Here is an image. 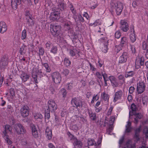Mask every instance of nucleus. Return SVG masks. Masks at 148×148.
Listing matches in <instances>:
<instances>
[{"label": "nucleus", "mask_w": 148, "mask_h": 148, "mask_svg": "<svg viewBox=\"0 0 148 148\" xmlns=\"http://www.w3.org/2000/svg\"><path fill=\"white\" fill-rule=\"evenodd\" d=\"M111 5L113 8L115 9L117 14L118 15H120L123 8V4L120 2H117L115 3H112Z\"/></svg>", "instance_id": "nucleus-1"}, {"label": "nucleus", "mask_w": 148, "mask_h": 148, "mask_svg": "<svg viewBox=\"0 0 148 148\" xmlns=\"http://www.w3.org/2000/svg\"><path fill=\"white\" fill-rule=\"evenodd\" d=\"M12 130V128L9 125H6L5 126V130L3 132V136L5 140V141L9 145L11 144L12 142L9 138L7 134L8 132H10Z\"/></svg>", "instance_id": "nucleus-2"}, {"label": "nucleus", "mask_w": 148, "mask_h": 148, "mask_svg": "<svg viewBox=\"0 0 148 148\" xmlns=\"http://www.w3.org/2000/svg\"><path fill=\"white\" fill-rule=\"evenodd\" d=\"M115 120V117L114 116H112L111 117L109 123H108V118L106 117L105 119V121L104 123V126H106L107 124L109 125V127L107 129V133L108 134H110L112 130V125L114 123V122Z\"/></svg>", "instance_id": "nucleus-3"}, {"label": "nucleus", "mask_w": 148, "mask_h": 148, "mask_svg": "<svg viewBox=\"0 0 148 148\" xmlns=\"http://www.w3.org/2000/svg\"><path fill=\"white\" fill-rule=\"evenodd\" d=\"M14 129L16 133L18 135L23 134L26 133V131L22 125L20 123L15 125Z\"/></svg>", "instance_id": "nucleus-4"}, {"label": "nucleus", "mask_w": 148, "mask_h": 148, "mask_svg": "<svg viewBox=\"0 0 148 148\" xmlns=\"http://www.w3.org/2000/svg\"><path fill=\"white\" fill-rule=\"evenodd\" d=\"M50 31L52 35L55 36L58 35L60 31L61 27L58 25H51Z\"/></svg>", "instance_id": "nucleus-5"}, {"label": "nucleus", "mask_w": 148, "mask_h": 148, "mask_svg": "<svg viewBox=\"0 0 148 148\" xmlns=\"http://www.w3.org/2000/svg\"><path fill=\"white\" fill-rule=\"evenodd\" d=\"M60 10L59 9L55 10L51 13L50 18L53 21L58 20L60 18Z\"/></svg>", "instance_id": "nucleus-6"}, {"label": "nucleus", "mask_w": 148, "mask_h": 148, "mask_svg": "<svg viewBox=\"0 0 148 148\" xmlns=\"http://www.w3.org/2000/svg\"><path fill=\"white\" fill-rule=\"evenodd\" d=\"M51 76L53 80L55 83L58 84L60 83L61 78L59 73L54 72L52 73Z\"/></svg>", "instance_id": "nucleus-7"}, {"label": "nucleus", "mask_w": 148, "mask_h": 148, "mask_svg": "<svg viewBox=\"0 0 148 148\" xmlns=\"http://www.w3.org/2000/svg\"><path fill=\"white\" fill-rule=\"evenodd\" d=\"M48 108L49 110L52 111L57 109V106L55 101L53 100H49L48 102Z\"/></svg>", "instance_id": "nucleus-8"}, {"label": "nucleus", "mask_w": 148, "mask_h": 148, "mask_svg": "<svg viewBox=\"0 0 148 148\" xmlns=\"http://www.w3.org/2000/svg\"><path fill=\"white\" fill-rule=\"evenodd\" d=\"M29 108L27 106H24L21 109V115L23 117L27 116L29 114Z\"/></svg>", "instance_id": "nucleus-9"}, {"label": "nucleus", "mask_w": 148, "mask_h": 148, "mask_svg": "<svg viewBox=\"0 0 148 148\" xmlns=\"http://www.w3.org/2000/svg\"><path fill=\"white\" fill-rule=\"evenodd\" d=\"M145 83L141 82H139L137 85V91L138 94L143 92L145 89Z\"/></svg>", "instance_id": "nucleus-10"}, {"label": "nucleus", "mask_w": 148, "mask_h": 148, "mask_svg": "<svg viewBox=\"0 0 148 148\" xmlns=\"http://www.w3.org/2000/svg\"><path fill=\"white\" fill-rule=\"evenodd\" d=\"M121 28L123 32H126L129 29L128 23L124 20H121L120 22Z\"/></svg>", "instance_id": "nucleus-11"}, {"label": "nucleus", "mask_w": 148, "mask_h": 148, "mask_svg": "<svg viewBox=\"0 0 148 148\" xmlns=\"http://www.w3.org/2000/svg\"><path fill=\"white\" fill-rule=\"evenodd\" d=\"M144 58L141 57L140 58L136 59V67L138 69L141 66H143L144 64Z\"/></svg>", "instance_id": "nucleus-12"}, {"label": "nucleus", "mask_w": 148, "mask_h": 148, "mask_svg": "<svg viewBox=\"0 0 148 148\" xmlns=\"http://www.w3.org/2000/svg\"><path fill=\"white\" fill-rule=\"evenodd\" d=\"M141 130L140 127L136 129L134 132V138L135 141L137 142L140 140L139 134Z\"/></svg>", "instance_id": "nucleus-13"}, {"label": "nucleus", "mask_w": 148, "mask_h": 148, "mask_svg": "<svg viewBox=\"0 0 148 148\" xmlns=\"http://www.w3.org/2000/svg\"><path fill=\"white\" fill-rule=\"evenodd\" d=\"M7 29V26L3 21L0 22V33L3 34L6 32Z\"/></svg>", "instance_id": "nucleus-14"}, {"label": "nucleus", "mask_w": 148, "mask_h": 148, "mask_svg": "<svg viewBox=\"0 0 148 148\" xmlns=\"http://www.w3.org/2000/svg\"><path fill=\"white\" fill-rule=\"evenodd\" d=\"M8 64V58L6 57H3L0 62V66L1 68L5 67Z\"/></svg>", "instance_id": "nucleus-15"}, {"label": "nucleus", "mask_w": 148, "mask_h": 148, "mask_svg": "<svg viewBox=\"0 0 148 148\" xmlns=\"http://www.w3.org/2000/svg\"><path fill=\"white\" fill-rule=\"evenodd\" d=\"M123 92L122 91L120 90L116 92L115 94V97L114 98V101L116 102L119 99H120L123 96Z\"/></svg>", "instance_id": "nucleus-16"}, {"label": "nucleus", "mask_w": 148, "mask_h": 148, "mask_svg": "<svg viewBox=\"0 0 148 148\" xmlns=\"http://www.w3.org/2000/svg\"><path fill=\"white\" fill-rule=\"evenodd\" d=\"M127 53L126 52H123L119 59V62L122 63L126 61L127 59Z\"/></svg>", "instance_id": "nucleus-17"}, {"label": "nucleus", "mask_w": 148, "mask_h": 148, "mask_svg": "<svg viewBox=\"0 0 148 148\" xmlns=\"http://www.w3.org/2000/svg\"><path fill=\"white\" fill-rule=\"evenodd\" d=\"M45 135L48 140H50L51 139L52 136V131L48 127L46 130Z\"/></svg>", "instance_id": "nucleus-18"}, {"label": "nucleus", "mask_w": 148, "mask_h": 148, "mask_svg": "<svg viewBox=\"0 0 148 148\" xmlns=\"http://www.w3.org/2000/svg\"><path fill=\"white\" fill-rule=\"evenodd\" d=\"M21 0H11V5L12 8L16 9L17 8V5L20 4Z\"/></svg>", "instance_id": "nucleus-19"}, {"label": "nucleus", "mask_w": 148, "mask_h": 148, "mask_svg": "<svg viewBox=\"0 0 148 148\" xmlns=\"http://www.w3.org/2000/svg\"><path fill=\"white\" fill-rule=\"evenodd\" d=\"M71 103L73 107L76 106L77 107H80L81 105V103L76 99H73L71 101Z\"/></svg>", "instance_id": "nucleus-20"}, {"label": "nucleus", "mask_w": 148, "mask_h": 148, "mask_svg": "<svg viewBox=\"0 0 148 148\" xmlns=\"http://www.w3.org/2000/svg\"><path fill=\"white\" fill-rule=\"evenodd\" d=\"M101 39L103 40H106V44L104 45V46L102 48V51L104 53H106L108 51V41L107 40V38L106 37H104V38H101Z\"/></svg>", "instance_id": "nucleus-21"}, {"label": "nucleus", "mask_w": 148, "mask_h": 148, "mask_svg": "<svg viewBox=\"0 0 148 148\" xmlns=\"http://www.w3.org/2000/svg\"><path fill=\"white\" fill-rule=\"evenodd\" d=\"M74 146L75 148H81L82 146V143L81 141L77 140L76 139L74 141Z\"/></svg>", "instance_id": "nucleus-22"}, {"label": "nucleus", "mask_w": 148, "mask_h": 148, "mask_svg": "<svg viewBox=\"0 0 148 148\" xmlns=\"http://www.w3.org/2000/svg\"><path fill=\"white\" fill-rule=\"evenodd\" d=\"M26 47H27L25 45H23L20 48L19 50V52L21 54L24 55L26 53L27 50Z\"/></svg>", "instance_id": "nucleus-23"}, {"label": "nucleus", "mask_w": 148, "mask_h": 148, "mask_svg": "<svg viewBox=\"0 0 148 148\" xmlns=\"http://www.w3.org/2000/svg\"><path fill=\"white\" fill-rule=\"evenodd\" d=\"M135 117L134 118V123L137 124L138 121L139 119H140L142 117V115L140 113H138L135 114Z\"/></svg>", "instance_id": "nucleus-24"}, {"label": "nucleus", "mask_w": 148, "mask_h": 148, "mask_svg": "<svg viewBox=\"0 0 148 148\" xmlns=\"http://www.w3.org/2000/svg\"><path fill=\"white\" fill-rule=\"evenodd\" d=\"M131 122L130 121H128L127 123V124L126 126V132L129 133L131 132L132 128L131 127Z\"/></svg>", "instance_id": "nucleus-25"}, {"label": "nucleus", "mask_w": 148, "mask_h": 148, "mask_svg": "<svg viewBox=\"0 0 148 148\" xmlns=\"http://www.w3.org/2000/svg\"><path fill=\"white\" fill-rule=\"evenodd\" d=\"M130 38L131 41L132 42H134L136 40V38L135 36V32L133 29V33L130 35Z\"/></svg>", "instance_id": "nucleus-26"}, {"label": "nucleus", "mask_w": 148, "mask_h": 148, "mask_svg": "<svg viewBox=\"0 0 148 148\" xmlns=\"http://www.w3.org/2000/svg\"><path fill=\"white\" fill-rule=\"evenodd\" d=\"M21 77L22 80L24 82H25L29 79V76L26 73H23L21 75Z\"/></svg>", "instance_id": "nucleus-27"}, {"label": "nucleus", "mask_w": 148, "mask_h": 148, "mask_svg": "<svg viewBox=\"0 0 148 148\" xmlns=\"http://www.w3.org/2000/svg\"><path fill=\"white\" fill-rule=\"evenodd\" d=\"M27 24L30 26H32L34 25V23L32 18L29 16L27 18Z\"/></svg>", "instance_id": "nucleus-28"}, {"label": "nucleus", "mask_w": 148, "mask_h": 148, "mask_svg": "<svg viewBox=\"0 0 148 148\" xmlns=\"http://www.w3.org/2000/svg\"><path fill=\"white\" fill-rule=\"evenodd\" d=\"M88 113L89 114L90 117L91 119L93 120L96 119V116L95 113H93L91 111H89Z\"/></svg>", "instance_id": "nucleus-29"}, {"label": "nucleus", "mask_w": 148, "mask_h": 148, "mask_svg": "<svg viewBox=\"0 0 148 148\" xmlns=\"http://www.w3.org/2000/svg\"><path fill=\"white\" fill-rule=\"evenodd\" d=\"M127 42V39L126 37H123L122 38L120 43L121 46L122 47L123 46L126 44Z\"/></svg>", "instance_id": "nucleus-30"}, {"label": "nucleus", "mask_w": 148, "mask_h": 148, "mask_svg": "<svg viewBox=\"0 0 148 148\" xmlns=\"http://www.w3.org/2000/svg\"><path fill=\"white\" fill-rule=\"evenodd\" d=\"M101 97L102 99L105 101L108 100L109 99L108 95L105 92L102 93L101 95Z\"/></svg>", "instance_id": "nucleus-31"}, {"label": "nucleus", "mask_w": 148, "mask_h": 148, "mask_svg": "<svg viewBox=\"0 0 148 148\" xmlns=\"http://www.w3.org/2000/svg\"><path fill=\"white\" fill-rule=\"evenodd\" d=\"M58 6L60 8V10H63L66 8L65 4L63 3H60L58 4Z\"/></svg>", "instance_id": "nucleus-32"}, {"label": "nucleus", "mask_w": 148, "mask_h": 148, "mask_svg": "<svg viewBox=\"0 0 148 148\" xmlns=\"http://www.w3.org/2000/svg\"><path fill=\"white\" fill-rule=\"evenodd\" d=\"M134 75V73L133 71L127 72L126 73L125 77L126 78L132 77Z\"/></svg>", "instance_id": "nucleus-33"}, {"label": "nucleus", "mask_w": 148, "mask_h": 148, "mask_svg": "<svg viewBox=\"0 0 148 148\" xmlns=\"http://www.w3.org/2000/svg\"><path fill=\"white\" fill-rule=\"evenodd\" d=\"M126 145L127 148H130L133 145L132 144V140H128L126 143Z\"/></svg>", "instance_id": "nucleus-34"}, {"label": "nucleus", "mask_w": 148, "mask_h": 148, "mask_svg": "<svg viewBox=\"0 0 148 148\" xmlns=\"http://www.w3.org/2000/svg\"><path fill=\"white\" fill-rule=\"evenodd\" d=\"M47 110L45 109V119L47 118L48 119L50 117V115L49 113V112L50 110H48L47 109Z\"/></svg>", "instance_id": "nucleus-35"}, {"label": "nucleus", "mask_w": 148, "mask_h": 148, "mask_svg": "<svg viewBox=\"0 0 148 148\" xmlns=\"http://www.w3.org/2000/svg\"><path fill=\"white\" fill-rule=\"evenodd\" d=\"M42 65L45 67L46 69V71L47 72H50L51 71V69L49 65L47 63L42 64Z\"/></svg>", "instance_id": "nucleus-36"}, {"label": "nucleus", "mask_w": 148, "mask_h": 148, "mask_svg": "<svg viewBox=\"0 0 148 148\" xmlns=\"http://www.w3.org/2000/svg\"><path fill=\"white\" fill-rule=\"evenodd\" d=\"M60 92L63 95V97L64 98L66 97L67 92L66 90L65 89L63 88L61 89L60 91Z\"/></svg>", "instance_id": "nucleus-37"}, {"label": "nucleus", "mask_w": 148, "mask_h": 148, "mask_svg": "<svg viewBox=\"0 0 148 148\" xmlns=\"http://www.w3.org/2000/svg\"><path fill=\"white\" fill-rule=\"evenodd\" d=\"M31 127L32 129V133L38 131L37 126H35L34 124H31Z\"/></svg>", "instance_id": "nucleus-38"}, {"label": "nucleus", "mask_w": 148, "mask_h": 148, "mask_svg": "<svg viewBox=\"0 0 148 148\" xmlns=\"http://www.w3.org/2000/svg\"><path fill=\"white\" fill-rule=\"evenodd\" d=\"M7 110L10 114L12 113L14 111L13 108L10 105H8Z\"/></svg>", "instance_id": "nucleus-39"}, {"label": "nucleus", "mask_w": 148, "mask_h": 148, "mask_svg": "<svg viewBox=\"0 0 148 148\" xmlns=\"http://www.w3.org/2000/svg\"><path fill=\"white\" fill-rule=\"evenodd\" d=\"M26 37V31L24 29L22 33L21 38L22 40L25 39Z\"/></svg>", "instance_id": "nucleus-40"}, {"label": "nucleus", "mask_w": 148, "mask_h": 148, "mask_svg": "<svg viewBox=\"0 0 148 148\" xmlns=\"http://www.w3.org/2000/svg\"><path fill=\"white\" fill-rule=\"evenodd\" d=\"M67 134L69 138H70V140H73L74 141L75 140V139H76V138L73 135H72L69 132H68L67 133Z\"/></svg>", "instance_id": "nucleus-41"}, {"label": "nucleus", "mask_w": 148, "mask_h": 148, "mask_svg": "<svg viewBox=\"0 0 148 148\" xmlns=\"http://www.w3.org/2000/svg\"><path fill=\"white\" fill-rule=\"evenodd\" d=\"M88 144L89 146H92V145L96 146L97 145L96 143L95 142L94 140L92 139L88 141Z\"/></svg>", "instance_id": "nucleus-42"}, {"label": "nucleus", "mask_w": 148, "mask_h": 148, "mask_svg": "<svg viewBox=\"0 0 148 148\" xmlns=\"http://www.w3.org/2000/svg\"><path fill=\"white\" fill-rule=\"evenodd\" d=\"M143 132L145 134L146 138H148V128L145 127L143 130Z\"/></svg>", "instance_id": "nucleus-43"}, {"label": "nucleus", "mask_w": 148, "mask_h": 148, "mask_svg": "<svg viewBox=\"0 0 148 148\" xmlns=\"http://www.w3.org/2000/svg\"><path fill=\"white\" fill-rule=\"evenodd\" d=\"M64 62L65 65L67 66H69L71 63V62L69 60L66 58L64 59Z\"/></svg>", "instance_id": "nucleus-44"}, {"label": "nucleus", "mask_w": 148, "mask_h": 148, "mask_svg": "<svg viewBox=\"0 0 148 148\" xmlns=\"http://www.w3.org/2000/svg\"><path fill=\"white\" fill-rule=\"evenodd\" d=\"M71 24V22L70 21H68L64 23L65 27H66L67 29L69 30L70 29V25Z\"/></svg>", "instance_id": "nucleus-45"}, {"label": "nucleus", "mask_w": 148, "mask_h": 148, "mask_svg": "<svg viewBox=\"0 0 148 148\" xmlns=\"http://www.w3.org/2000/svg\"><path fill=\"white\" fill-rule=\"evenodd\" d=\"M34 118L37 119H41L42 118V115L38 113L34 114Z\"/></svg>", "instance_id": "nucleus-46"}, {"label": "nucleus", "mask_w": 148, "mask_h": 148, "mask_svg": "<svg viewBox=\"0 0 148 148\" xmlns=\"http://www.w3.org/2000/svg\"><path fill=\"white\" fill-rule=\"evenodd\" d=\"M131 108L133 111H136L138 110L137 107L134 103H132L131 104Z\"/></svg>", "instance_id": "nucleus-47"}, {"label": "nucleus", "mask_w": 148, "mask_h": 148, "mask_svg": "<svg viewBox=\"0 0 148 148\" xmlns=\"http://www.w3.org/2000/svg\"><path fill=\"white\" fill-rule=\"evenodd\" d=\"M44 53V49L40 47L39 49V56H43Z\"/></svg>", "instance_id": "nucleus-48"}, {"label": "nucleus", "mask_w": 148, "mask_h": 148, "mask_svg": "<svg viewBox=\"0 0 148 148\" xmlns=\"http://www.w3.org/2000/svg\"><path fill=\"white\" fill-rule=\"evenodd\" d=\"M32 77L34 79V81L36 83H37V75L34 72H33L32 73Z\"/></svg>", "instance_id": "nucleus-49"}, {"label": "nucleus", "mask_w": 148, "mask_h": 148, "mask_svg": "<svg viewBox=\"0 0 148 148\" xmlns=\"http://www.w3.org/2000/svg\"><path fill=\"white\" fill-rule=\"evenodd\" d=\"M57 49L56 47V46H53L51 50V52L53 53H57Z\"/></svg>", "instance_id": "nucleus-50"}, {"label": "nucleus", "mask_w": 148, "mask_h": 148, "mask_svg": "<svg viewBox=\"0 0 148 148\" xmlns=\"http://www.w3.org/2000/svg\"><path fill=\"white\" fill-rule=\"evenodd\" d=\"M76 50L75 49H73V50H70V53L72 56H74L75 55Z\"/></svg>", "instance_id": "nucleus-51"}, {"label": "nucleus", "mask_w": 148, "mask_h": 148, "mask_svg": "<svg viewBox=\"0 0 148 148\" xmlns=\"http://www.w3.org/2000/svg\"><path fill=\"white\" fill-rule=\"evenodd\" d=\"M69 6L73 14H75V11L74 10V8L72 5L71 4H70Z\"/></svg>", "instance_id": "nucleus-52"}, {"label": "nucleus", "mask_w": 148, "mask_h": 148, "mask_svg": "<svg viewBox=\"0 0 148 148\" xmlns=\"http://www.w3.org/2000/svg\"><path fill=\"white\" fill-rule=\"evenodd\" d=\"M121 36L120 32L117 31L116 32L115 34V37L117 38H119Z\"/></svg>", "instance_id": "nucleus-53"}, {"label": "nucleus", "mask_w": 148, "mask_h": 148, "mask_svg": "<svg viewBox=\"0 0 148 148\" xmlns=\"http://www.w3.org/2000/svg\"><path fill=\"white\" fill-rule=\"evenodd\" d=\"M121 49L119 46L116 45L115 46V51L117 53Z\"/></svg>", "instance_id": "nucleus-54"}, {"label": "nucleus", "mask_w": 148, "mask_h": 148, "mask_svg": "<svg viewBox=\"0 0 148 148\" xmlns=\"http://www.w3.org/2000/svg\"><path fill=\"white\" fill-rule=\"evenodd\" d=\"M124 136H122L121 137V138L119 140V144L120 145L119 147H120L121 145V144H122V143H123V142L124 140Z\"/></svg>", "instance_id": "nucleus-55"}, {"label": "nucleus", "mask_w": 148, "mask_h": 148, "mask_svg": "<svg viewBox=\"0 0 148 148\" xmlns=\"http://www.w3.org/2000/svg\"><path fill=\"white\" fill-rule=\"evenodd\" d=\"M67 112L66 110H63L62 111L61 113V116L62 117H64L65 116Z\"/></svg>", "instance_id": "nucleus-56"}, {"label": "nucleus", "mask_w": 148, "mask_h": 148, "mask_svg": "<svg viewBox=\"0 0 148 148\" xmlns=\"http://www.w3.org/2000/svg\"><path fill=\"white\" fill-rule=\"evenodd\" d=\"M96 76L99 78L100 80L102 79V76L101 74L99 72H97L96 73Z\"/></svg>", "instance_id": "nucleus-57"}, {"label": "nucleus", "mask_w": 148, "mask_h": 148, "mask_svg": "<svg viewBox=\"0 0 148 148\" xmlns=\"http://www.w3.org/2000/svg\"><path fill=\"white\" fill-rule=\"evenodd\" d=\"M10 93L12 97L14 96L15 92L14 89L13 88H11L10 89Z\"/></svg>", "instance_id": "nucleus-58"}, {"label": "nucleus", "mask_w": 148, "mask_h": 148, "mask_svg": "<svg viewBox=\"0 0 148 148\" xmlns=\"http://www.w3.org/2000/svg\"><path fill=\"white\" fill-rule=\"evenodd\" d=\"M102 75L103 77V79H104V80H105V81L108 80L109 78H108V76L106 73H104V74L102 73Z\"/></svg>", "instance_id": "nucleus-59"}, {"label": "nucleus", "mask_w": 148, "mask_h": 148, "mask_svg": "<svg viewBox=\"0 0 148 148\" xmlns=\"http://www.w3.org/2000/svg\"><path fill=\"white\" fill-rule=\"evenodd\" d=\"M32 135L35 138H37L38 137V131L33 132L32 133Z\"/></svg>", "instance_id": "nucleus-60"}, {"label": "nucleus", "mask_w": 148, "mask_h": 148, "mask_svg": "<svg viewBox=\"0 0 148 148\" xmlns=\"http://www.w3.org/2000/svg\"><path fill=\"white\" fill-rule=\"evenodd\" d=\"M49 90L52 94H54L56 92V90L55 88L52 86L50 87Z\"/></svg>", "instance_id": "nucleus-61"}, {"label": "nucleus", "mask_w": 148, "mask_h": 148, "mask_svg": "<svg viewBox=\"0 0 148 148\" xmlns=\"http://www.w3.org/2000/svg\"><path fill=\"white\" fill-rule=\"evenodd\" d=\"M135 90V88L134 87H130L129 89V92L130 94H132L133 93Z\"/></svg>", "instance_id": "nucleus-62"}, {"label": "nucleus", "mask_w": 148, "mask_h": 148, "mask_svg": "<svg viewBox=\"0 0 148 148\" xmlns=\"http://www.w3.org/2000/svg\"><path fill=\"white\" fill-rule=\"evenodd\" d=\"M111 83L112 84V85L114 87H117L118 86V83L116 81V80L114 81V82H111Z\"/></svg>", "instance_id": "nucleus-63"}, {"label": "nucleus", "mask_w": 148, "mask_h": 148, "mask_svg": "<svg viewBox=\"0 0 148 148\" xmlns=\"http://www.w3.org/2000/svg\"><path fill=\"white\" fill-rule=\"evenodd\" d=\"M131 49L133 53H135V49L134 47L132 45H130Z\"/></svg>", "instance_id": "nucleus-64"}]
</instances>
